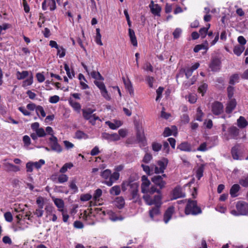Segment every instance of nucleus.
<instances>
[{
	"label": "nucleus",
	"mask_w": 248,
	"mask_h": 248,
	"mask_svg": "<svg viewBox=\"0 0 248 248\" xmlns=\"http://www.w3.org/2000/svg\"><path fill=\"white\" fill-rule=\"evenodd\" d=\"M185 212L186 215H196L202 213L200 207L197 206L196 201H193L188 199L186 206Z\"/></svg>",
	"instance_id": "nucleus-1"
},
{
	"label": "nucleus",
	"mask_w": 248,
	"mask_h": 248,
	"mask_svg": "<svg viewBox=\"0 0 248 248\" xmlns=\"http://www.w3.org/2000/svg\"><path fill=\"white\" fill-rule=\"evenodd\" d=\"M168 163V160L166 158H163L161 160L157 161L158 166L153 165L152 170L154 169L155 172L156 174L162 173L164 172Z\"/></svg>",
	"instance_id": "nucleus-2"
},
{
	"label": "nucleus",
	"mask_w": 248,
	"mask_h": 248,
	"mask_svg": "<svg viewBox=\"0 0 248 248\" xmlns=\"http://www.w3.org/2000/svg\"><path fill=\"white\" fill-rule=\"evenodd\" d=\"M49 145L52 150L60 153L62 151V148L58 142V139L56 137L52 135L49 139Z\"/></svg>",
	"instance_id": "nucleus-3"
},
{
	"label": "nucleus",
	"mask_w": 248,
	"mask_h": 248,
	"mask_svg": "<svg viewBox=\"0 0 248 248\" xmlns=\"http://www.w3.org/2000/svg\"><path fill=\"white\" fill-rule=\"evenodd\" d=\"M136 137L138 142L142 146H145L146 145L144 132L141 127L138 126L137 127Z\"/></svg>",
	"instance_id": "nucleus-4"
},
{
	"label": "nucleus",
	"mask_w": 248,
	"mask_h": 248,
	"mask_svg": "<svg viewBox=\"0 0 248 248\" xmlns=\"http://www.w3.org/2000/svg\"><path fill=\"white\" fill-rule=\"evenodd\" d=\"M236 208L240 215H247L248 214V203L244 202H238Z\"/></svg>",
	"instance_id": "nucleus-5"
},
{
	"label": "nucleus",
	"mask_w": 248,
	"mask_h": 248,
	"mask_svg": "<svg viewBox=\"0 0 248 248\" xmlns=\"http://www.w3.org/2000/svg\"><path fill=\"white\" fill-rule=\"evenodd\" d=\"M223 109V105L221 102L215 101L211 106V110L215 115H219L222 113Z\"/></svg>",
	"instance_id": "nucleus-6"
},
{
	"label": "nucleus",
	"mask_w": 248,
	"mask_h": 248,
	"mask_svg": "<svg viewBox=\"0 0 248 248\" xmlns=\"http://www.w3.org/2000/svg\"><path fill=\"white\" fill-rule=\"evenodd\" d=\"M151 180L156 186H158L160 189L164 188L166 184V182L163 180L162 176L160 175L154 176Z\"/></svg>",
	"instance_id": "nucleus-7"
},
{
	"label": "nucleus",
	"mask_w": 248,
	"mask_h": 248,
	"mask_svg": "<svg viewBox=\"0 0 248 248\" xmlns=\"http://www.w3.org/2000/svg\"><path fill=\"white\" fill-rule=\"evenodd\" d=\"M221 61L218 58H214L212 59L210 64V68L213 71H217L220 69Z\"/></svg>",
	"instance_id": "nucleus-8"
},
{
	"label": "nucleus",
	"mask_w": 248,
	"mask_h": 248,
	"mask_svg": "<svg viewBox=\"0 0 248 248\" xmlns=\"http://www.w3.org/2000/svg\"><path fill=\"white\" fill-rule=\"evenodd\" d=\"M149 7L153 15L155 16H160L161 8L158 4H155L154 1L152 0L149 4Z\"/></svg>",
	"instance_id": "nucleus-9"
},
{
	"label": "nucleus",
	"mask_w": 248,
	"mask_h": 248,
	"mask_svg": "<svg viewBox=\"0 0 248 248\" xmlns=\"http://www.w3.org/2000/svg\"><path fill=\"white\" fill-rule=\"evenodd\" d=\"M102 138L111 141H117L120 139V136L116 133L110 134L107 133H103Z\"/></svg>",
	"instance_id": "nucleus-10"
},
{
	"label": "nucleus",
	"mask_w": 248,
	"mask_h": 248,
	"mask_svg": "<svg viewBox=\"0 0 248 248\" xmlns=\"http://www.w3.org/2000/svg\"><path fill=\"white\" fill-rule=\"evenodd\" d=\"M95 109H93L91 108L83 109L82 111L83 118L85 120H89V122H90V120H91L93 117V113Z\"/></svg>",
	"instance_id": "nucleus-11"
},
{
	"label": "nucleus",
	"mask_w": 248,
	"mask_h": 248,
	"mask_svg": "<svg viewBox=\"0 0 248 248\" xmlns=\"http://www.w3.org/2000/svg\"><path fill=\"white\" fill-rule=\"evenodd\" d=\"M174 212V207L170 206L169 207L166 211L164 215V221L166 223H167L170 220Z\"/></svg>",
	"instance_id": "nucleus-12"
},
{
	"label": "nucleus",
	"mask_w": 248,
	"mask_h": 248,
	"mask_svg": "<svg viewBox=\"0 0 248 248\" xmlns=\"http://www.w3.org/2000/svg\"><path fill=\"white\" fill-rule=\"evenodd\" d=\"M177 149H179L181 151L185 152H191L192 151V148L191 144L187 142H183L178 145Z\"/></svg>",
	"instance_id": "nucleus-13"
},
{
	"label": "nucleus",
	"mask_w": 248,
	"mask_h": 248,
	"mask_svg": "<svg viewBox=\"0 0 248 248\" xmlns=\"http://www.w3.org/2000/svg\"><path fill=\"white\" fill-rule=\"evenodd\" d=\"M236 105V102L234 99H232L227 105L226 108V112L227 113H231L235 108Z\"/></svg>",
	"instance_id": "nucleus-14"
},
{
	"label": "nucleus",
	"mask_w": 248,
	"mask_h": 248,
	"mask_svg": "<svg viewBox=\"0 0 248 248\" xmlns=\"http://www.w3.org/2000/svg\"><path fill=\"white\" fill-rule=\"evenodd\" d=\"M124 84L125 87V88L127 90V91L129 92L130 95L131 96L133 97L134 96V90L132 86V85L131 84V82L130 80H127V81L125 80V79H124Z\"/></svg>",
	"instance_id": "nucleus-15"
},
{
	"label": "nucleus",
	"mask_w": 248,
	"mask_h": 248,
	"mask_svg": "<svg viewBox=\"0 0 248 248\" xmlns=\"http://www.w3.org/2000/svg\"><path fill=\"white\" fill-rule=\"evenodd\" d=\"M240 189V186L238 184H234L231 187L230 193L232 197H236L238 196L237 193Z\"/></svg>",
	"instance_id": "nucleus-16"
},
{
	"label": "nucleus",
	"mask_w": 248,
	"mask_h": 248,
	"mask_svg": "<svg viewBox=\"0 0 248 248\" xmlns=\"http://www.w3.org/2000/svg\"><path fill=\"white\" fill-rule=\"evenodd\" d=\"M128 34L131 43L134 46H137L138 43L134 31L132 29L129 28L128 29Z\"/></svg>",
	"instance_id": "nucleus-17"
},
{
	"label": "nucleus",
	"mask_w": 248,
	"mask_h": 248,
	"mask_svg": "<svg viewBox=\"0 0 248 248\" xmlns=\"http://www.w3.org/2000/svg\"><path fill=\"white\" fill-rule=\"evenodd\" d=\"M173 195L174 199L185 197V194L183 193L180 187H176L173 191Z\"/></svg>",
	"instance_id": "nucleus-18"
},
{
	"label": "nucleus",
	"mask_w": 248,
	"mask_h": 248,
	"mask_svg": "<svg viewBox=\"0 0 248 248\" xmlns=\"http://www.w3.org/2000/svg\"><path fill=\"white\" fill-rule=\"evenodd\" d=\"M115 203L116 206L119 209H123L125 204L124 200L122 197L116 198Z\"/></svg>",
	"instance_id": "nucleus-19"
},
{
	"label": "nucleus",
	"mask_w": 248,
	"mask_h": 248,
	"mask_svg": "<svg viewBox=\"0 0 248 248\" xmlns=\"http://www.w3.org/2000/svg\"><path fill=\"white\" fill-rule=\"evenodd\" d=\"M237 122L238 126L241 128L246 127L248 124V122L243 116H240L237 120Z\"/></svg>",
	"instance_id": "nucleus-20"
},
{
	"label": "nucleus",
	"mask_w": 248,
	"mask_h": 248,
	"mask_svg": "<svg viewBox=\"0 0 248 248\" xmlns=\"http://www.w3.org/2000/svg\"><path fill=\"white\" fill-rule=\"evenodd\" d=\"M229 132L231 138L236 139L239 134V129L235 126H232L229 128Z\"/></svg>",
	"instance_id": "nucleus-21"
},
{
	"label": "nucleus",
	"mask_w": 248,
	"mask_h": 248,
	"mask_svg": "<svg viewBox=\"0 0 248 248\" xmlns=\"http://www.w3.org/2000/svg\"><path fill=\"white\" fill-rule=\"evenodd\" d=\"M160 206H155V207L153 208L149 211V216L150 217L153 219L154 217L160 214L159 210Z\"/></svg>",
	"instance_id": "nucleus-22"
},
{
	"label": "nucleus",
	"mask_w": 248,
	"mask_h": 248,
	"mask_svg": "<svg viewBox=\"0 0 248 248\" xmlns=\"http://www.w3.org/2000/svg\"><path fill=\"white\" fill-rule=\"evenodd\" d=\"M204 169V165L203 164H201L197 169L196 172V176L198 180H200L202 177Z\"/></svg>",
	"instance_id": "nucleus-23"
},
{
	"label": "nucleus",
	"mask_w": 248,
	"mask_h": 248,
	"mask_svg": "<svg viewBox=\"0 0 248 248\" xmlns=\"http://www.w3.org/2000/svg\"><path fill=\"white\" fill-rule=\"evenodd\" d=\"M121 188L119 186H115L112 187L109 190L111 195L117 196L120 194Z\"/></svg>",
	"instance_id": "nucleus-24"
},
{
	"label": "nucleus",
	"mask_w": 248,
	"mask_h": 248,
	"mask_svg": "<svg viewBox=\"0 0 248 248\" xmlns=\"http://www.w3.org/2000/svg\"><path fill=\"white\" fill-rule=\"evenodd\" d=\"M5 166L7 167L8 170L10 171L16 172V171L20 170V168L19 167L16 166L12 163H5Z\"/></svg>",
	"instance_id": "nucleus-25"
},
{
	"label": "nucleus",
	"mask_w": 248,
	"mask_h": 248,
	"mask_svg": "<svg viewBox=\"0 0 248 248\" xmlns=\"http://www.w3.org/2000/svg\"><path fill=\"white\" fill-rule=\"evenodd\" d=\"M245 49V47L242 46L237 45L233 48V52L237 56H239Z\"/></svg>",
	"instance_id": "nucleus-26"
},
{
	"label": "nucleus",
	"mask_w": 248,
	"mask_h": 248,
	"mask_svg": "<svg viewBox=\"0 0 248 248\" xmlns=\"http://www.w3.org/2000/svg\"><path fill=\"white\" fill-rule=\"evenodd\" d=\"M141 167L142 168L143 170L146 172V173L148 175H150L152 174L154 170V169L152 170L153 165H151L150 166L145 165L144 164H141Z\"/></svg>",
	"instance_id": "nucleus-27"
},
{
	"label": "nucleus",
	"mask_w": 248,
	"mask_h": 248,
	"mask_svg": "<svg viewBox=\"0 0 248 248\" xmlns=\"http://www.w3.org/2000/svg\"><path fill=\"white\" fill-rule=\"evenodd\" d=\"M29 72L27 71H23L21 72L18 71L16 73V78L18 80L23 79L28 77Z\"/></svg>",
	"instance_id": "nucleus-28"
},
{
	"label": "nucleus",
	"mask_w": 248,
	"mask_h": 248,
	"mask_svg": "<svg viewBox=\"0 0 248 248\" xmlns=\"http://www.w3.org/2000/svg\"><path fill=\"white\" fill-rule=\"evenodd\" d=\"M153 204L155 206H160L161 205V196L160 195H155L153 199Z\"/></svg>",
	"instance_id": "nucleus-29"
},
{
	"label": "nucleus",
	"mask_w": 248,
	"mask_h": 248,
	"mask_svg": "<svg viewBox=\"0 0 248 248\" xmlns=\"http://www.w3.org/2000/svg\"><path fill=\"white\" fill-rule=\"evenodd\" d=\"M54 202L58 208L63 210L62 208L64 206V202L62 200L56 198L54 200Z\"/></svg>",
	"instance_id": "nucleus-30"
},
{
	"label": "nucleus",
	"mask_w": 248,
	"mask_h": 248,
	"mask_svg": "<svg viewBox=\"0 0 248 248\" xmlns=\"http://www.w3.org/2000/svg\"><path fill=\"white\" fill-rule=\"evenodd\" d=\"M238 147L236 146L233 147L232 149L231 153L234 159L237 160L239 159V155H238Z\"/></svg>",
	"instance_id": "nucleus-31"
},
{
	"label": "nucleus",
	"mask_w": 248,
	"mask_h": 248,
	"mask_svg": "<svg viewBox=\"0 0 248 248\" xmlns=\"http://www.w3.org/2000/svg\"><path fill=\"white\" fill-rule=\"evenodd\" d=\"M239 79V75L237 74H233L231 76L229 80V83L231 85H234Z\"/></svg>",
	"instance_id": "nucleus-32"
},
{
	"label": "nucleus",
	"mask_w": 248,
	"mask_h": 248,
	"mask_svg": "<svg viewBox=\"0 0 248 248\" xmlns=\"http://www.w3.org/2000/svg\"><path fill=\"white\" fill-rule=\"evenodd\" d=\"M131 182V178H129L126 181H124L122 184V189L123 191H125L127 189V187L129 186V185Z\"/></svg>",
	"instance_id": "nucleus-33"
},
{
	"label": "nucleus",
	"mask_w": 248,
	"mask_h": 248,
	"mask_svg": "<svg viewBox=\"0 0 248 248\" xmlns=\"http://www.w3.org/2000/svg\"><path fill=\"white\" fill-rule=\"evenodd\" d=\"M36 112L38 117H39V113L43 117H45L46 115V112L44 111L43 108L41 106H37Z\"/></svg>",
	"instance_id": "nucleus-34"
},
{
	"label": "nucleus",
	"mask_w": 248,
	"mask_h": 248,
	"mask_svg": "<svg viewBox=\"0 0 248 248\" xmlns=\"http://www.w3.org/2000/svg\"><path fill=\"white\" fill-rule=\"evenodd\" d=\"M91 75L93 78L96 79L103 80L104 78L98 72L93 71L91 73Z\"/></svg>",
	"instance_id": "nucleus-35"
},
{
	"label": "nucleus",
	"mask_w": 248,
	"mask_h": 248,
	"mask_svg": "<svg viewBox=\"0 0 248 248\" xmlns=\"http://www.w3.org/2000/svg\"><path fill=\"white\" fill-rule=\"evenodd\" d=\"M64 68L65 70L66 71V74L67 75L68 77L70 78H72L73 77H74V76H75L74 71L73 70L72 71V75H71V73H70V69L69 68V67L68 65V64H66V63H64Z\"/></svg>",
	"instance_id": "nucleus-36"
},
{
	"label": "nucleus",
	"mask_w": 248,
	"mask_h": 248,
	"mask_svg": "<svg viewBox=\"0 0 248 248\" xmlns=\"http://www.w3.org/2000/svg\"><path fill=\"white\" fill-rule=\"evenodd\" d=\"M106 124H107L111 129H116L121 125L120 122L119 123H117L116 124H115L110 121L106 122Z\"/></svg>",
	"instance_id": "nucleus-37"
},
{
	"label": "nucleus",
	"mask_w": 248,
	"mask_h": 248,
	"mask_svg": "<svg viewBox=\"0 0 248 248\" xmlns=\"http://www.w3.org/2000/svg\"><path fill=\"white\" fill-rule=\"evenodd\" d=\"M208 85L206 83H203L201 85L198 89L199 92L203 96L207 89Z\"/></svg>",
	"instance_id": "nucleus-38"
},
{
	"label": "nucleus",
	"mask_w": 248,
	"mask_h": 248,
	"mask_svg": "<svg viewBox=\"0 0 248 248\" xmlns=\"http://www.w3.org/2000/svg\"><path fill=\"white\" fill-rule=\"evenodd\" d=\"M111 173V171L110 170L107 169L102 172L101 176L105 179H107L108 178H110Z\"/></svg>",
	"instance_id": "nucleus-39"
},
{
	"label": "nucleus",
	"mask_w": 248,
	"mask_h": 248,
	"mask_svg": "<svg viewBox=\"0 0 248 248\" xmlns=\"http://www.w3.org/2000/svg\"><path fill=\"white\" fill-rule=\"evenodd\" d=\"M129 187L130 188V192L132 191H135L138 189L139 185L136 182H134L133 179L131 178V182L129 185Z\"/></svg>",
	"instance_id": "nucleus-40"
},
{
	"label": "nucleus",
	"mask_w": 248,
	"mask_h": 248,
	"mask_svg": "<svg viewBox=\"0 0 248 248\" xmlns=\"http://www.w3.org/2000/svg\"><path fill=\"white\" fill-rule=\"evenodd\" d=\"M102 191L101 189H97L93 194V198L95 201L98 200L99 197L102 195Z\"/></svg>",
	"instance_id": "nucleus-41"
},
{
	"label": "nucleus",
	"mask_w": 248,
	"mask_h": 248,
	"mask_svg": "<svg viewBox=\"0 0 248 248\" xmlns=\"http://www.w3.org/2000/svg\"><path fill=\"white\" fill-rule=\"evenodd\" d=\"M68 177L65 174H61L58 177L59 183H63L67 181Z\"/></svg>",
	"instance_id": "nucleus-42"
},
{
	"label": "nucleus",
	"mask_w": 248,
	"mask_h": 248,
	"mask_svg": "<svg viewBox=\"0 0 248 248\" xmlns=\"http://www.w3.org/2000/svg\"><path fill=\"white\" fill-rule=\"evenodd\" d=\"M141 180L142 181V183L141 186H145L146 187H147L149 186L150 184V181L148 179L147 177L145 175H143L141 177Z\"/></svg>",
	"instance_id": "nucleus-43"
},
{
	"label": "nucleus",
	"mask_w": 248,
	"mask_h": 248,
	"mask_svg": "<svg viewBox=\"0 0 248 248\" xmlns=\"http://www.w3.org/2000/svg\"><path fill=\"white\" fill-rule=\"evenodd\" d=\"M143 199H144V200L145 201L147 204L150 205L153 204V199L151 198V197L149 195H143Z\"/></svg>",
	"instance_id": "nucleus-44"
},
{
	"label": "nucleus",
	"mask_w": 248,
	"mask_h": 248,
	"mask_svg": "<svg viewBox=\"0 0 248 248\" xmlns=\"http://www.w3.org/2000/svg\"><path fill=\"white\" fill-rule=\"evenodd\" d=\"M76 137L77 139L87 138V135L81 131H78L76 133Z\"/></svg>",
	"instance_id": "nucleus-45"
},
{
	"label": "nucleus",
	"mask_w": 248,
	"mask_h": 248,
	"mask_svg": "<svg viewBox=\"0 0 248 248\" xmlns=\"http://www.w3.org/2000/svg\"><path fill=\"white\" fill-rule=\"evenodd\" d=\"M45 162L44 160L40 159V160H39V161L34 162V163H33V166H34V167L36 169H39L40 168H41L42 166L45 164Z\"/></svg>",
	"instance_id": "nucleus-46"
},
{
	"label": "nucleus",
	"mask_w": 248,
	"mask_h": 248,
	"mask_svg": "<svg viewBox=\"0 0 248 248\" xmlns=\"http://www.w3.org/2000/svg\"><path fill=\"white\" fill-rule=\"evenodd\" d=\"M152 159V155L148 153H146L144 156L142 162L145 163H148Z\"/></svg>",
	"instance_id": "nucleus-47"
},
{
	"label": "nucleus",
	"mask_w": 248,
	"mask_h": 248,
	"mask_svg": "<svg viewBox=\"0 0 248 248\" xmlns=\"http://www.w3.org/2000/svg\"><path fill=\"white\" fill-rule=\"evenodd\" d=\"M208 30V28H202L199 31V34L202 38L205 37Z\"/></svg>",
	"instance_id": "nucleus-48"
},
{
	"label": "nucleus",
	"mask_w": 248,
	"mask_h": 248,
	"mask_svg": "<svg viewBox=\"0 0 248 248\" xmlns=\"http://www.w3.org/2000/svg\"><path fill=\"white\" fill-rule=\"evenodd\" d=\"M71 106L76 110H79L81 108V106L79 103L74 102L73 101H70Z\"/></svg>",
	"instance_id": "nucleus-49"
},
{
	"label": "nucleus",
	"mask_w": 248,
	"mask_h": 248,
	"mask_svg": "<svg viewBox=\"0 0 248 248\" xmlns=\"http://www.w3.org/2000/svg\"><path fill=\"white\" fill-rule=\"evenodd\" d=\"M203 112H202L200 107L197 108V113L196 115V120L199 121H202V117L203 116Z\"/></svg>",
	"instance_id": "nucleus-50"
},
{
	"label": "nucleus",
	"mask_w": 248,
	"mask_h": 248,
	"mask_svg": "<svg viewBox=\"0 0 248 248\" xmlns=\"http://www.w3.org/2000/svg\"><path fill=\"white\" fill-rule=\"evenodd\" d=\"M162 145L156 142H153L152 144V148L153 150L155 152H158L160 151L161 149Z\"/></svg>",
	"instance_id": "nucleus-51"
},
{
	"label": "nucleus",
	"mask_w": 248,
	"mask_h": 248,
	"mask_svg": "<svg viewBox=\"0 0 248 248\" xmlns=\"http://www.w3.org/2000/svg\"><path fill=\"white\" fill-rule=\"evenodd\" d=\"M234 88L232 86H229L227 88L228 96L230 99H232L233 95Z\"/></svg>",
	"instance_id": "nucleus-52"
},
{
	"label": "nucleus",
	"mask_w": 248,
	"mask_h": 248,
	"mask_svg": "<svg viewBox=\"0 0 248 248\" xmlns=\"http://www.w3.org/2000/svg\"><path fill=\"white\" fill-rule=\"evenodd\" d=\"M239 184L244 187H248V175L239 181Z\"/></svg>",
	"instance_id": "nucleus-53"
},
{
	"label": "nucleus",
	"mask_w": 248,
	"mask_h": 248,
	"mask_svg": "<svg viewBox=\"0 0 248 248\" xmlns=\"http://www.w3.org/2000/svg\"><path fill=\"white\" fill-rule=\"evenodd\" d=\"M35 132L39 137H43L46 135V133L43 128H40L37 129Z\"/></svg>",
	"instance_id": "nucleus-54"
},
{
	"label": "nucleus",
	"mask_w": 248,
	"mask_h": 248,
	"mask_svg": "<svg viewBox=\"0 0 248 248\" xmlns=\"http://www.w3.org/2000/svg\"><path fill=\"white\" fill-rule=\"evenodd\" d=\"M4 216L5 220L9 222H11L12 221L13 218L12 215L10 212H6L4 214Z\"/></svg>",
	"instance_id": "nucleus-55"
},
{
	"label": "nucleus",
	"mask_w": 248,
	"mask_h": 248,
	"mask_svg": "<svg viewBox=\"0 0 248 248\" xmlns=\"http://www.w3.org/2000/svg\"><path fill=\"white\" fill-rule=\"evenodd\" d=\"M138 189L135 191H132L130 192V193L132 195V199L134 200L135 202L137 201V200L139 198V195L138 193Z\"/></svg>",
	"instance_id": "nucleus-56"
},
{
	"label": "nucleus",
	"mask_w": 248,
	"mask_h": 248,
	"mask_svg": "<svg viewBox=\"0 0 248 248\" xmlns=\"http://www.w3.org/2000/svg\"><path fill=\"white\" fill-rule=\"evenodd\" d=\"M70 188L74 191V192H77L78 188L76 184V181L73 180L70 183L69 185Z\"/></svg>",
	"instance_id": "nucleus-57"
},
{
	"label": "nucleus",
	"mask_w": 248,
	"mask_h": 248,
	"mask_svg": "<svg viewBox=\"0 0 248 248\" xmlns=\"http://www.w3.org/2000/svg\"><path fill=\"white\" fill-rule=\"evenodd\" d=\"M182 33V30L180 28H176L173 32V35L174 38H178Z\"/></svg>",
	"instance_id": "nucleus-58"
},
{
	"label": "nucleus",
	"mask_w": 248,
	"mask_h": 248,
	"mask_svg": "<svg viewBox=\"0 0 248 248\" xmlns=\"http://www.w3.org/2000/svg\"><path fill=\"white\" fill-rule=\"evenodd\" d=\"M92 196L90 194H86L81 195L80 200L81 201H88L92 198Z\"/></svg>",
	"instance_id": "nucleus-59"
},
{
	"label": "nucleus",
	"mask_w": 248,
	"mask_h": 248,
	"mask_svg": "<svg viewBox=\"0 0 248 248\" xmlns=\"http://www.w3.org/2000/svg\"><path fill=\"white\" fill-rule=\"evenodd\" d=\"M33 82V77L31 76L29 78L24 80L23 83V86L31 85Z\"/></svg>",
	"instance_id": "nucleus-60"
},
{
	"label": "nucleus",
	"mask_w": 248,
	"mask_h": 248,
	"mask_svg": "<svg viewBox=\"0 0 248 248\" xmlns=\"http://www.w3.org/2000/svg\"><path fill=\"white\" fill-rule=\"evenodd\" d=\"M36 203L38 204V207L40 208H43L44 202L42 197L38 198L36 200Z\"/></svg>",
	"instance_id": "nucleus-61"
},
{
	"label": "nucleus",
	"mask_w": 248,
	"mask_h": 248,
	"mask_svg": "<svg viewBox=\"0 0 248 248\" xmlns=\"http://www.w3.org/2000/svg\"><path fill=\"white\" fill-rule=\"evenodd\" d=\"M143 69L146 71H150L151 72L153 71V67L150 62H146L144 64Z\"/></svg>",
	"instance_id": "nucleus-62"
},
{
	"label": "nucleus",
	"mask_w": 248,
	"mask_h": 248,
	"mask_svg": "<svg viewBox=\"0 0 248 248\" xmlns=\"http://www.w3.org/2000/svg\"><path fill=\"white\" fill-rule=\"evenodd\" d=\"M23 141L25 144V145L26 146H28L31 144L30 138L27 135H25L23 137Z\"/></svg>",
	"instance_id": "nucleus-63"
},
{
	"label": "nucleus",
	"mask_w": 248,
	"mask_h": 248,
	"mask_svg": "<svg viewBox=\"0 0 248 248\" xmlns=\"http://www.w3.org/2000/svg\"><path fill=\"white\" fill-rule=\"evenodd\" d=\"M146 80L150 87L152 88L153 87V82L154 80V78L153 77L147 76L146 78Z\"/></svg>",
	"instance_id": "nucleus-64"
}]
</instances>
